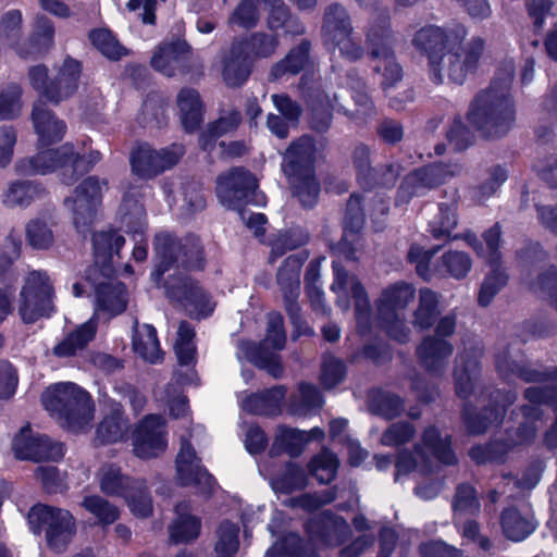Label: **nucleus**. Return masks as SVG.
<instances>
[{
    "instance_id": "nucleus-1",
    "label": "nucleus",
    "mask_w": 557,
    "mask_h": 557,
    "mask_svg": "<svg viewBox=\"0 0 557 557\" xmlns=\"http://www.w3.org/2000/svg\"><path fill=\"white\" fill-rule=\"evenodd\" d=\"M512 71L504 79H496L480 94L469 112L470 123L484 136L494 138L506 134L516 119V111L510 96Z\"/></svg>"
},
{
    "instance_id": "nucleus-2",
    "label": "nucleus",
    "mask_w": 557,
    "mask_h": 557,
    "mask_svg": "<svg viewBox=\"0 0 557 557\" xmlns=\"http://www.w3.org/2000/svg\"><path fill=\"white\" fill-rule=\"evenodd\" d=\"M101 158L100 152L90 151L83 154L72 144H64L57 149L39 150L30 158L20 160L15 171L20 175H45L60 170L64 184H73L78 175L89 171Z\"/></svg>"
},
{
    "instance_id": "nucleus-3",
    "label": "nucleus",
    "mask_w": 557,
    "mask_h": 557,
    "mask_svg": "<svg viewBox=\"0 0 557 557\" xmlns=\"http://www.w3.org/2000/svg\"><path fill=\"white\" fill-rule=\"evenodd\" d=\"M96 314L79 325L53 348V354L65 358L74 356L94 339L97 331V318L100 312L109 318L122 313L127 304L126 290L122 283L106 278L95 285Z\"/></svg>"
},
{
    "instance_id": "nucleus-4",
    "label": "nucleus",
    "mask_w": 557,
    "mask_h": 557,
    "mask_svg": "<svg viewBox=\"0 0 557 557\" xmlns=\"http://www.w3.org/2000/svg\"><path fill=\"white\" fill-rule=\"evenodd\" d=\"M42 404L62 426L78 432L94 418V406L88 393L74 383H55L42 394Z\"/></svg>"
},
{
    "instance_id": "nucleus-5",
    "label": "nucleus",
    "mask_w": 557,
    "mask_h": 557,
    "mask_svg": "<svg viewBox=\"0 0 557 557\" xmlns=\"http://www.w3.org/2000/svg\"><path fill=\"white\" fill-rule=\"evenodd\" d=\"M455 461L448 435H442L437 429L430 426L423 432L421 444L414 446V455L409 450L398 454L395 481L411 472L426 475L437 470L438 462L453 465Z\"/></svg>"
},
{
    "instance_id": "nucleus-6",
    "label": "nucleus",
    "mask_w": 557,
    "mask_h": 557,
    "mask_svg": "<svg viewBox=\"0 0 557 557\" xmlns=\"http://www.w3.org/2000/svg\"><path fill=\"white\" fill-rule=\"evenodd\" d=\"M257 180L252 174L242 169H234L219 177L216 194L224 206L238 210L247 227L250 228L256 236H260L264 233L265 215L262 213H251L249 216H246V211L240 210L243 202L260 203V200L257 199Z\"/></svg>"
},
{
    "instance_id": "nucleus-7",
    "label": "nucleus",
    "mask_w": 557,
    "mask_h": 557,
    "mask_svg": "<svg viewBox=\"0 0 557 557\" xmlns=\"http://www.w3.org/2000/svg\"><path fill=\"white\" fill-rule=\"evenodd\" d=\"M414 298L413 285L398 282L385 287L375 302L379 326L399 343L410 339L411 330L406 321V309Z\"/></svg>"
},
{
    "instance_id": "nucleus-8",
    "label": "nucleus",
    "mask_w": 557,
    "mask_h": 557,
    "mask_svg": "<svg viewBox=\"0 0 557 557\" xmlns=\"http://www.w3.org/2000/svg\"><path fill=\"white\" fill-rule=\"evenodd\" d=\"M500 235V226L498 224L493 225L483 235L485 247L479 245L478 239L473 234L467 233L463 236V239L475 249L478 256L483 258L491 267L488 274L485 276L481 285L478 296V301L482 307H486L491 304L495 295L504 287L507 281V276L499 263Z\"/></svg>"
},
{
    "instance_id": "nucleus-9",
    "label": "nucleus",
    "mask_w": 557,
    "mask_h": 557,
    "mask_svg": "<svg viewBox=\"0 0 557 557\" xmlns=\"http://www.w3.org/2000/svg\"><path fill=\"white\" fill-rule=\"evenodd\" d=\"M367 45L373 71L382 76L381 84L386 89L403 78V69L392 50V35L386 18L369 25Z\"/></svg>"
},
{
    "instance_id": "nucleus-10",
    "label": "nucleus",
    "mask_w": 557,
    "mask_h": 557,
    "mask_svg": "<svg viewBox=\"0 0 557 557\" xmlns=\"http://www.w3.org/2000/svg\"><path fill=\"white\" fill-rule=\"evenodd\" d=\"M157 265L152 273L154 282H159L161 275L177 267L196 269L201 267L202 251L198 238L190 237L184 243L175 240L169 234H158L154 242Z\"/></svg>"
},
{
    "instance_id": "nucleus-11",
    "label": "nucleus",
    "mask_w": 557,
    "mask_h": 557,
    "mask_svg": "<svg viewBox=\"0 0 557 557\" xmlns=\"http://www.w3.org/2000/svg\"><path fill=\"white\" fill-rule=\"evenodd\" d=\"M28 522L35 533L47 528L48 545L55 550H62L76 532L75 518L69 510L48 505L33 506L28 512Z\"/></svg>"
},
{
    "instance_id": "nucleus-12",
    "label": "nucleus",
    "mask_w": 557,
    "mask_h": 557,
    "mask_svg": "<svg viewBox=\"0 0 557 557\" xmlns=\"http://www.w3.org/2000/svg\"><path fill=\"white\" fill-rule=\"evenodd\" d=\"M484 41L481 38H474L466 49L449 48L437 59H431V73L433 79L442 83L444 77L449 81L461 84L467 74L473 70L482 54Z\"/></svg>"
},
{
    "instance_id": "nucleus-13",
    "label": "nucleus",
    "mask_w": 557,
    "mask_h": 557,
    "mask_svg": "<svg viewBox=\"0 0 557 557\" xmlns=\"http://www.w3.org/2000/svg\"><path fill=\"white\" fill-rule=\"evenodd\" d=\"M53 288L45 272H30L20 293L18 314L25 323H34L53 311Z\"/></svg>"
},
{
    "instance_id": "nucleus-14",
    "label": "nucleus",
    "mask_w": 557,
    "mask_h": 557,
    "mask_svg": "<svg viewBox=\"0 0 557 557\" xmlns=\"http://www.w3.org/2000/svg\"><path fill=\"white\" fill-rule=\"evenodd\" d=\"M324 41L329 49H338L342 57L348 60H358L362 55V48L352 37V27L345 9L338 4L327 7L323 23Z\"/></svg>"
},
{
    "instance_id": "nucleus-15",
    "label": "nucleus",
    "mask_w": 557,
    "mask_h": 557,
    "mask_svg": "<svg viewBox=\"0 0 557 557\" xmlns=\"http://www.w3.org/2000/svg\"><path fill=\"white\" fill-rule=\"evenodd\" d=\"M334 282L331 290L337 296L336 302L343 311L350 308V297L355 300L357 325L364 331L371 321V306L364 288L356 276L345 272L338 262H333Z\"/></svg>"
},
{
    "instance_id": "nucleus-16",
    "label": "nucleus",
    "mask_w": 557,
    "mask_h": 557,
    "mask_svg": "<svg viewBox=\"0 0 557 557\" xmlns=\"http://www.w3.org/2000/svg\"><path fill=\"white\" fill-rule=\"evenodd\" d=\"M134 454L140 459L157 458L168 447L165 421L157 414L143 418L132 432Z\"/></svg>"
},
{
    "instance_id": "nucleus-17",
    "label": "nucleus",
    "mask_w": 557,
    "mask_h": 557,
    "mask_svg": "<svg viewBox=\"0 0 557 557\" xmlns=\"http://www.w3.org/2000/svg\"><path fill=\"white\" fill-rule=\"evenodd\" d=\"M104 185L95 177H88L75 188L74 195L65 200V206L73 212L78 232H85L92 224Z\"/></svg>"
},
{
    "instance_id": "nucleus-18",
    "label": "nucleus",
    "mask_w": 557,
    "mask_h": 557,
    "mask_svg": "<svg viewBox=\"0 0 557 557\" xmlns=\"http://www.w3.org/2000/svg\"><path fill=\"white\" fill-rule=\"evenodd\" d=\"M184 150L180 145L156 150L149 145H139L131 154L132 171L141 178H152L174 166Z\"/></svg>"
},
{
    "instance_id": "nucleus-19",
    "label": "nucleus",
    "mask_w": 557,
    "mask_h": 557,
    "mask_svg": "<svg viewBox=\"0 0 557 557\" xmlns=\"http://www.w3.org/2000/svg\"><path fill=\"white\" fill-rule=\"evenodd\" d=\"M13 451L18 459L54 460L63 456V446L50 441L46 435L35 434L26 426L15 436Z\"/></svg>"
},
{
    "instance_id": "nucleus-20",
    "label": "nucleus",
    "mask_w": 557,
    "mask_h": 557,
    "mask_svg": "<svg viewBox=\"0 0 557 557\" xmlns=\"http://www.w3.org/2000/svg\"><path fill=\"white\" fill-rule=\"evenodd\" d=\"M286 342V335L283 329V318L278 313H270L268 317V332L262 346L251 355V361L264 369L269 374L276 377L283 372V368L276 354L268 352V347L275 350L282 349Z\"/></svg>"
},
{
    "instance_id": "nucleus-21",
    "label": "nucleus",
    "mask_w": 557,
    "mask_h": 557,
    "mask_svg": "<svg viewBox=\"0 0 557 557\" xmlns=\"http://www.w3.org/2000/svg\"><path fill=\"white\" fill-rule=\"evenodd\" d=\"M176 476L182 485L195 484L205 493L214 485L213 478L200 466L194 448L184 437L176 458Z\"/></svg>"
},
{
    "instance_id": "nucleus-22",
    "label": "nucleus",
    "mask_w": 557,
    "mask_h": 557,
    "mask_svg": "<svg viewBox=\"0 0 557 557\" xmlns=\"http://www.w3.org/2000/svg\"><path fill=\"white\" fill-rule=\"evenodd\" d=\"M455 172H446L441 164H434L420 169L406 176L399 190L396 202L406 203L412 196H420L429 188L442 184L448 175Z\"/></svg>"
},
{
    "instance_id": "nucleus-23",
    "label": "nucleus",
    "mask_w": 557,
    "mask_h": 557,
    "mask_svg": "<svg viewBox=\"0 0 557 557\" xmlns=\"http://www.w3.org/2000/svg\"><path fill=\"white\" fill-rule=\"evenodd\" d=\"M122 222L132 233L136 245L133 249V258L144 261L147 257V243L144 238L146 231L145 210L138 200L125 196L120 208Z\"/></svg>"
},
{
    "instance_id": "nucleus-24",
    "label": "nucleus",
    "mask_w": 557,
    "mask_h": 557,
    "mask_svg": "<svg viewBox=\"0 0 557 557\" xmlns=\"http://www.w3.org/2000/svg\"><path fill=\"white\" fill-rule=\"evenodd\" d=\"M168 294L180 301L194 318H206L214 310V302L195 282L184 280L180 286L169 287Z\"/></svg>"
},
{
    "instance_id": "nucleus-25",
    "label": "nucleus",
    "mask_w": 557,
    "mask_h": 557,
    "mask_svg": "<svg viewBox=\"0 0 557 557\" xmlns=\"http://www.w3.org/2000/svg\"><path fill=\"white\" fill-rule=\"evenodd\" d=\"M315 152L313 140L308 136L293 143L286 150L282 165L288 180H295L299 175L312 174Z\"/></svg>"
},
{
    "instance_id": "nucleus-26",
    "label": "nucleus",
    "mask_w": 557,
    "mask_h": 557,
    "mask_svg": "<svg viewBox=\"0 0 557 557\" xmlns=\"http://www.w3.org/2000/svg\"><path fill=\"white\" fill-rule=\"evenodd\" d=\"M453 345L445 338L426 336L417 348L419 360L432 375L444 373L453 354Z\"/></svg>"
},
{
    "instance_id": "nucleus-27",
    "label": "nucleus",
    "mask_w": 557,
    "mask_h": 557,
    "mask_svg": "<svg viewBox=\"0 0 557 557\" xmlns=\"http://www.w3.org/2000/svg\"><path fill=\"white\" fill-rule=\"evenodd\" d=\"M32 121L40 147L60 141L66 132L64 122L55 117L41 100L34 104Z\"/></svg>"
},
{
    "instance_id": "nucleus-28",
    "label": "nucleus",
    "mask_w": 557,
    "mask_h": 557,
    "mask_svg": "<svg viewBox=\"0 0 557 557\" xmlns=\"http://www.w3.org/2000/svg\"><path fill=\"white\" fill-rule=\"evenodd\" d=\"M81 70L78 61L66 58L58 67L53 79L50 81L47 99L58 103L72 96L78 88Z\"/></svg>"
},
{
    "instance_id": "nucleus-29",
    "label": "nucleus",
    "mask_w": 557,
    "mask_h": 557,
    "mask_svg": "<svg viewBox=\"0 0 557 557\" xmlns=\"http://www.w3.org/2000/svg\"><path fill=\"white\" fill-rule=\"evenodd\" d=\"M305 259V257L289 256L277 273V282L283 292L286 309L292 318L298 311L295 300L300 290L299 273Z\"/></svg>"
},
{
    "instance_id": "nucleus-30",
    "label": "nucleus",
    "mask_w": 557,
    "mask_h": 557,
    "mask_svg": "<svg viewBox=\"0 0 557 557\" xmlns=\"http://www.w3.org/2000/svg\"><path fill=\"white\" fill-rule=\"evenodd\" d=\"M480 349H473L460 352L456 359L454 377L456 393L459 397H468L474 387L480 373Z\"/></svg>"
},
{
    "instance_id": "nucleus-31",
    "label": "nucleus",
    "mask_w": 557,
    "mask_h": 557,
    "mask_svg": "<svg viewBox=\"0 0 557 557\" xmlns=\"http://www.w3.org/2000/svg\"><path fill=\"white\" fill-rule=\"evenodd\" d=\"M500 525L507 539L520 542L534 532L536 522L529 508L509 507L502 513Z\"/></svg>"
},
{
    "instance_id": "nucleus-32",
    "label": "nucleus",
    "mask_w": 557,
    "mask_h": 557,
    "mask_svg": "<svg viewBox=\"0 0 557 557\" xmlns=\"http://www.w3.org/2000/svg\"><path fill=\"white\" fill-rule=\"evenodd\" d=\"M188 54L186 42L176 41L158 47L151 58V65L158 72L172 76L180 69Z\"/></svg>"
},
{
    "instance_id": "nucleus-33",
    "label": "nucleus",
    "mask_w": 557,
    "mask_h": 557,
    "mask_svg": "<svg viewBox=\"0 0 557 557\" xmlns=\"http://www.w3.org/2000/svg\"><path fill=\"white\" fill-rule=\"evenodd\" d=\"M251 61L246 58L243 45H232L224 59L223 78L228 86L237 87L244 84L250 74Z\"/></svg>"
},
{
    "instance_id": "nucleus-34",
    "label": "nucleus",
    "mask_w": 557,
    "mask_h": 557,
    "mask_svg": "<svg viewBox=\"0 0 557 557\" xmlns=\"http://www.w3.org/2000/svg\"><path fill=\"white\" fill-rule=\"evenodd\" d=\"M323 431L315 428L310 433L299 430L280 428L276 433L275 442L271 448V454L276 455L281 450H286L290 456L300 454L305 444L313 437H322Z\"/></svg>"
},
{
    "instance_id": "nucleus-35",
    "label": "nucleus",
    "mask_w": 557,
    "mask_h": 557,
    "mask_svg": "<svg viewBox=\"0 0 557 557\" xmlns=\"http://www.w3.org/2000/svg\"><path fill=\"white\" fill-rule=\"evenodd\" d=\"M308 530L312 534L317 533L326 545L336 546L345 541L349 527L342 518L324 515L319 521H310Z\"/></svg>"
},
{
    "instance_id": "nucleus-36",
    "label": "nucleus",
    "mask_w": 557,
    "mask_h": 557,
    "mask_svg": "<svg viewBox=\"0 0 557 557\" xmlns=\"http://www.w3.org/2000/svg\"><path fill=\"white\" fill-rule=\"evenodd\" d=\"M133 349L144 360L157 363L162 359V351L156 329L150 324L134 326Z\"/></svg>"
},
{
    "instance_id": "nucleus-37",
    "label": "nucleus",
    "mask_w": 557,
    "mask_h": 557,
    "mask_svg": "<svg viewBox=\"0 0 557 557\" xmlns=\"http://www.w3.org/2000/svg\"><path fill=\"white\" fill-rule=\"evenodd\" d=\"M284 398L285 389L282 386H276L263 393L248 396L242 401V407L255 414L273 416L280 412Z\"/></svg>"
},
{
    "instance_id": "nucleus-38",
    "label": "nucleus",
    "mask_w": 557,
    "mask_h": 557,
    "mask_svg": "<svg viewBox=\"0 0 557 557\" xmlns=\"http://www.w3.org/2000/svg\"><path fill=\"white\" fill-rule=\"evenodd\" d=\"M100 490L109 496L126 497L132 487H140L138 480H133L121 473L114 465L103 466L98 473Z\"/></svg>"
},
{
    "instance_id": "nucleus-39",
    "label": "nucleus",
    "mask_w": 557,
    "mask_h": 557,
    "mask_svg": "<svg viewBox=\"0 0 557 557\" xmlns=\"http://www.w3.org/2000/svg\"><path fill=\"white\" fill-rule=\"evenodd\" d=\"M124 244V237L115 231L109 230L96 233L92 237L96 263L106 268L107 264L112 262L114 256H119Z\"/></svg>"
},
{
    "instance_id": "nucleus-40",
    "label": "nucleus",
    "mask_w": 557,
    "mask_h": 557,
    "mask_svg": "<svg viewBox=\"0 0 557 557\" xmlns=\"http://www.w3.org/2000/svg\"><path fill=\"white\" fill-rule=\"evenodd\" d=\"M446 40L447 36L441 27L428 25L416 33L412 44L418 50L428 55L431 64L432 57L437 59L444 52Z\"/></svg>"
},
{
    "instance_id": "nucleus-41",
    "label": "nucleus",
    "mask_w": 557,
    "mask_h": 557,
    "mask_svg": "<svg viewBox=\"0 0 557 557\" xmlns=\"http://www.w3.org/2000/svg\"><path fill=\"white\" fill-rule=\"evenodd\" d=\"M177 518L170 528V536L174 542H188L196 539L200 532V520L189 513L188 504L176 506Z\"/></svg>"
},
{
    "instance_id": "nucleus-42",
    "label": "nucleus",
    "mask_w": 557,
    "mask_h": 557,
    "mask_svg": "<svg viewBox=\"0 0 557 557\" xmlns=\"http://www.w3.org/2000/svg\"><path fill=\"white\" fill-rule=\"evenodd\" d=\"M177 107L186 131L196 129L201 122V102L196 90L184 88L177 95Z\"/></svg>"
},
{
    "instance_id": "nucleus-43",
    "label": "nucleus",
    "mask_w": 557,
    "mask_h": 557,
    "mask_svg": "<svg viewBox=\"0 0 557 557\" xmlns=\"http://www.w3.org/2000/svg\"><path fill=\"white\" fill-rule=\"evenodd\" d=\"M438 296L430 288H422L419 292V301L413 311L412 324L419 330L430 329L438 315Z\"/></svg>"
},
{
    "instance_id": "nucleus-44",
    "label": "nucleus",
    "mask_w": 557,
    "mask_h": 557,
    "mask_svg": "<svg viewBox=\"0 0 557 557\" xmlns=\"http://www.w3.org/2000/svg\"><path fill=\"white\" fill-rule=\"evenodd\" d=\"M472 268L471 258L462 251L449 250L445 252L434 272L441 276H450L456 280L465 278Z\"/></svg>"
},
{
    "instance_id": "nucleus-45",
    "label": "nucleus",
    "mask_w": 557,
    "mask_h": 557,
    "mask_svg": "<svg viewBox=\"0 0 557 557\" xmlns=\"http://www.w3.org/2000/svg\"><path fill=\"white\" fill-rule=\"evenodd\" d=\"M126 420L123 418L121 406L114 404L110 414L106 416L97 429V441L100 444L115 443L124 437Z\"/></svg>"
},
{
    "instance_id": "nucleus-46",
    "label": "nucleus",
    "mask_w": 557,
    "mask_h": 557,
    "mask_svg": "<svg viewBox=\"0 0 557 557\" xmlns=\"http://www.w3.org/2000/svg\"><path fill=\"white\" fill-rule=\"evenodd\" d=\"M39 193V187L32 182L16 181L11 183L3 191L2 202L9 208L26 207Z\"/></svg>"
},
{
    "instance_id": "nucleus-47",
    "label": "nucleus",
    "mask_w": 557,
    "mask_h": 557,
    "mask_svg": "<svg viewBox=\"0 0 557 557\" xmlns=\"http://www.w3.org/2000/svg\"><path fill=\"white\" fill-rule=\"evenodd\" d=\"M81 506L94 516L100 525L112 524L120 517L119 508L99 495L85 496Z\"/></svg>"
},
{
    "instance_id": "nucleus-48",
    "label": "nucleus",
    "mask_w": 557,
    "mask_h": 557,
    "mask_svg": "<svg viewBox=\"0 0 557 557\" xmlns=\"http://www.w3.org/2000/svg\"><path fill=\"white\" fill-rule=\"evenodd\" d=\"M243 45L244 53L251 62L260 58H269L277 47V39L273 35L256 33L245 41H237Z\"/></svg>"
},
{
    "instance_id": "nucleus-49",
    "label": "nucleus",
    "mask_w": 557,
    "mask_h": 557,
    "mask_svg": "<svg viewBox=\"0 0 557 557\" xmlns=\"http://www.w3.org/2000/svg\"><path fill=\"white\" fill-rule=\"evenodd\" d=\"M239 529L235 523L225 521L221 523L216 532L215 554L216 557H233L239 547Z\"/></svg>"
},
{
    "instance_id": "nucleus-50",
    "label": "nucleus",
    "mask_w": 557,
    "mask_h": 557,
    "mask_svg": "<svg viewBox=\"0 0 557 557\" xmlns=\"http://www.w3.org/2000/svg\"><path fill=\"white\" fill-rule=\"evenodd\" d=\"M273 490L280 493H292L302 490L307 485V476L302 469L295 465H288L285 471L271 480Z\"/></svg>"
},
{
    "instance_id": "nucleus-51",
    "label": "nucleus",
    "mask_w": 557,
    "mask_h": 557,
    "mask_svg": "<svg viewBox=\"0 0 557 557\" xmlns=\"http://www.w3.org/2000/svg\"><path fill=\"white\" fill-rule=\"evenodd\" d=\"M195 331L187 322H181L174 349L180 364L189 366L195 360L196 347L194 345Z\"/></svg>"
},
{
    "instance_id": "nucleus-52",
    "label": "nucleus",
    "mask_w": 557,
    "mask_h": 557,
    "mask_svg": "<svg viewBox=\"0 0 557 557\" xmlns=\"http://www.w3.org/2000/svg\"><path fill=\"white\" fill-rule=\"evenodd\" d=\"M338 460L329 450H323L310 462V471L320 483H330L336 474Z\"/></svg>"
},
{
    "instance_id": "nucleus-53",
    "label": "nucleus",
    "mask_w": 557,
    "mask_h": 557,
    "mask_svg": "<svg viewBox=\"0 0 557 557\" xmlns=\"http://www.w3.org/2000/svg\"><path fill=\"white\" fill-rule=\"evenodd\" d=\"M289 183L304 207H312L317 202L319 185L312 174L299 175L295 180H289Z\"/></svg>"
},
{
    "instance_id": "nucleus-54",
    "label": "nucleus",
    "mask_w": 557,
    "mask_h": 557,
    "mask_svg": "<svg viewBox=\"0 0 557 557\" xmlns=\"http://www.w3.org/2000/svg\"><path fill=\"white\" fill-rule=\"evenodd\" d=\"M308 53L309 45L307 42L300 44L288 53L285 60L273 67V75L278 76L285 72H289L292 74L300 72L308 62Z\"/></svg>"
},
{
    "instance_id": "nucleus-55",
    "label": "nucleus",
    "mask_w": 557,
    "mask_h": 557,
    "mask_svg": "<svg viewBox=\"0 0 557 557\" xmlns=\"http://www.w3.org/2000/svg\"><path fill=\"white\" fill-rule=\"evenodd\" d=\"M92 45L107 58L119 59L125 54V49L108 29H96L90 33Z\"/></svg>"
},
{
    "instance_id": "nucleus-56",
    "label": "nucleus",
    "mask_w": 557,
    "mask_h": 557,
    "mask_svg": "<svg viewBox=\"0 0 557 557\" xmlns=\"http://www.w3.org/2000/svg\"><path fill=\"white\" fill-rule=\"evenodd\" d=\"M259 21V10L256 0H242L228 18L231 26L242 28L255 27Z\"/></svg>"
},
{
    "instance_id": "nucleus-57",
    "label": "nucleus",
    "mask_w": 557,
    "mask_h": 557,
    "mask_svg": "<svg viewBox=\"0 0 557 557\" xmlns=\"http://www.w3.org/2000/svg\"><path fill=\"white\" fill-rule=\"evenodd\" d=\"M457 225V215L454 207L440 206L438 215L431 222L430 227L435 238L450 237L451 231Z\"/></svg>"
},
{
    "instance_id": "nucleus-58",
    "label": "nucleus",
    "mask_w": 557,
    "mask_h": 557,
    "mask_svg": "<svg viewBox=\"0 0 557 557\" xmlns=\"http://www.w3.org/2000/svg\"><path fill=\"white\" fill-rule=\"evenodd\" d=\"M54 26L53 23L44 15L35 20L33 32V41L37 52L46 51L53 44Z\"/></svg>"
},
{
    "instance_id": "nucleus-59",
    "label": "nucleus",
    "mask_w": 557,
    "mask_h": 557,
    "mask_svg": "<svg viewBox=\"0 0 557 557\" xmlns=\"http://www.w3.org/2000/svg\"><path fill=\"white\" fill-rule=\"evenodd\" d=\"M140 487H132L127 496L124 497L131 508V511L139 517H147L152 511V504L149 495L146 493L144 482L139 481Z\"/></svg>"
},
{
    "instance_id": "nucleus-60",
    "label": "nucleus",
    "mask_w": 557,
    "mask_h": 557,
    "mask_svg": "<svg viewBox=\"0 0 557 557\" xmlns=\"http://www.w3.org/2000/svg\"><path fill=\"white\" fill-rule=\"evenodd\" d=\"M21 88L11 85L0 92V119H13L21 111Z\"/></svg>"
},
{
    "instance_id": "nucleus-61",
    "label": "nucleus",
    "mask_w": 557,
    "mask_h": 557,
    "mask_svg": "<svg viewBox=\"0 0 557 557\" xmlns=\"http://www.w3.org/2000/svg\"><path fill=\"white\" fill-rule=\"evenodd\" d=\"M416 431L410 423L392 424L382 435L381 444L385 446H399L409 442Z\"/></svg>"
},
{
    "instance_id": "nucleus-62",
    "label": "nucleus",
    "mask_w": 557,
    "mask_h": 557,
    "mask_svg": "<svg viewBox=\"0 0 557 557\" xmlns=\"http://www.w3.org/2000/svg\"><path fill=\"white\" fill-rule=\"evenodd\" d=\"M29 244L37 249H46L53 243L51 230L41 221H32L26 228Z\"/></svg>"
},
{
    "instance_id": "nucleus-63",
    "label": "nucleus",
    "mask_w": 557,
    "mask_h": 557,
    "mask_svg": "<svg viewBox=\"0 0 557 557\" xmlns=\"http://www.w3.org/2000/svg\"><path fill=\"white\" fill-rule=\"evenodd\" d=\"M240 122V114L238 112H231L226 116L220 117L215 123L210 125L208 128V134L202 135L200 138L201 145L203 149H209V139L208 137H218L221 136L235 127Z\"/></svg>"
},
{
    "instance_id": "nucleus-64",
    "label": "nucleus",
    "mask_w": 557,
    "mask_h": 557,
    "mask_svg": "<svg viewBox=\"0 0 557 557\" xmlns=\"http://www.w3.org/2000/svg\"><path fill=\"white\" fill-rule=\"evenodd\" d=\"M345 367L343 362L334 357H325L322 363L321 382L325 388H332L343 381Z\"/></svg>"
}]
</instances>
